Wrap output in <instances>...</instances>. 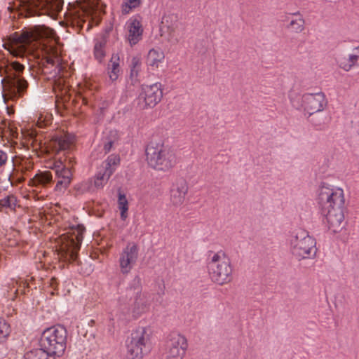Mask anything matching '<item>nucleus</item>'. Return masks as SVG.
Instances as JSON below:
<instances>
[{
	"label": "nucleus",
	"mask_w": 359,
	"mask_h": 359,
	"mask_svg": "<svg viewBox=\"0 0 359 359\" xmlns=\"http://www.w3.org/2000/svg\"><path fill=\"white\" fill-rule=\"evenodd\" d=\"M318 203L328 227L334 233L344 226V193L342 189L323 183L318 190Z\"/></svg>",
	"instance_id": "1"
},
{
	"label": "nucleus",
	"mask_w": 359,
	"mask_h": 359,
	"mask_svg": "<svg viewBox=\"0 0 359 359\" xmlns=\"http://www.w3.org/2000/svg\"><path fill=\"white\" fill-rule=\"evenodd\" d=\"M24 69V65L18 62H12L7 66L5 70L6 76L1 81L5 102L15 100L27 92L29 84L21 76Z\"/></svg>",
	"instance_id": "2"
},
{
	"label": "nucleus",
	"mask_w": 359,
	"mask_h": 359,
	"mask_svg": "<svg viewBox=\"0 0 359 359\" xmlns=\"http://www.w3.org/2000/svg\"><path fill=\"white\" fill-rule=\"evenodd\" d=\"M67 331L60 325L46 328L41 335L39 345L53 357H62L67 348Z\"/></svg>",
	"instance_id": "3"
},
{
	"label": "nucleus",
	"mask_w": 359,
	"mask_h": 359,
	"mask_svg": "<svg viewBox=\"0 0 359 359\" xmlns=\"http://www.w3.org/2000/svg\"><path fill=\"white\" fill-rule=\"evenodd\" d=\"M149 165L157 170L168 171L177 163V158L168 147L161 142L151 141L146 148Z\"/></svg>",
	"instance_id": "4"
},
{
	"label": "nucleus",
	"mask_w": 359,
	"mask_h": 359,
	"mask_svg": "<svg viewBox=\"0 0 359 359\" xmlns=\"http://www.w3.org/2000/svg\"><path fill=\"white\" fill-rule=\"evenodd\" d=\"M211 280L220 285L231 282L232 267L229 258L222 251L213 253L208 264Z\"/></svg>",
	"instance_id": "5"
},
{
	"label": "nucleus",
	"mask_w": 359,
	"mask_h": 359,
	"mask_svg": "<svg viewBox=\"0 0 359 359\" xmlns=\"http://www.w3.org/2000/svg\"><path fill=\"white\" fill-rule=\"evenodd\" d=\"M53 34V29L44 25H38L23 30L21 33H15L13 39L19 45V48L29 50L38 46L39 41L52 38Z\"/></svg>",
	"instance_id": "6"
},
{
	"label": "nucleus",
	"mask_w": 359,
	"mask_h": 359,
	"mask_svg": "<svg viewBox=\"0 0 359 359\" xmlns=\"http://www.w3.org/2000/svg\"><path fill=\"white\" fill-rule=\"evenodd\" d=\"M316 241L308 232L298 230L292 233L290 239V250L297 259H307L316 254Z\"/></svg>",
	"instance_id": "7"
},
{
	"label": "nucleus",
	"mask_w": 359,
	"mask_h": 359,
	"mask_svg": "<svg viewBox=\"0 0 359 359\" xmlns=\"http://www.w3.org/2000/svg\"><path fill=\"white\" fill-rule=\"evenodd\" d=\"M27 16L46 15L55 18L61 11L63 0H21Z\"/></svg>",
	"instance_id": "8"
},
{
	"label": "nucleus",
	"mask_w": 359,
	"mask_h": 359,
	"mask_svg": "<svg viewBox=\"0 0 359 359\" xmlns=\"http://www.w3.org/2000/svg\"><path fill=\"white\" fill-rule=\"evenodd\" d=\"M149 334L145 327H138L131 333L127 344V354L129 359L142 358L150 351Z\"/></svg>",
	"instance_id": "9"
},
{
	"label": "nucleus",
	"mask_w": 359,
	"mask_h": 359,
	"mask_svg": "<svg viewBox=\"0 0 359 359\" xmlns=\"http://www.w3.org/2000/svg\"><path fill=\"white\" fill-rule=\"evenodd\" d=\"M163 89L161 83L143 86L137 98L140 109L155 107L162 99Z\"/></svg>",
	"instance_id": "10"
},
{
	"label": "nucleus",
	"mask_w": 359,
	"mask_h": 359,
	"mask_svg": "<svg viewBox=\"0 0 359 359\" xmlns=\"http://www.w3.org/2000/svg\"><path fill=\"white\" fill-rule=\"evenodd\" d=\"M187 348V341L184 336L172 332L169 334L166 343L165 359H182Z\"/></svg>",
	"instance_id": "11"
},
{
	"label": "nucleus",
	"mask_w": 359,
	"mask_h": 359,
	"mask_svg": "<svg viewBox=\"0 0 359 359\" xmlns=\"http://www.w3.org/2000/svg\"><path fill=\"white\" fill-rule=\"evenodd\" d=\"M327 105V100L323 92L306 93L302 97V106L309 116L324 110Z\"/></svg>",
	"instance_id": "12"
},
{
	"label": "nucleus",
	"mask_w": 359,
	"mask_h": 359,
	"mask_svg": "<svg viewBox=\"0 0 359 359\" xmlns=\"http://www.w3.org/2000/svg\"><path fill=\"white\" fill-rule=\"evenodd\" d=\"M74 161L72 158L67 156L65 163L61 162L60 165H55V175L57 183L55 187V191H61L66 189L71 183L72 172L70 166H72Z\"/></svg>",
	"instance_id": "13"
},
{
	"label": "nucleus",
	"mask_w": 359,
	"mask_h": 359,
	"mask_svg": "<svg viewBox=\"0 0 359 359\" xmlns=\"http://www.w3.org/2000/svg\"><path fill=\"white\" fill-rule=\"evenodd\" d=\"M138 258V248L134 243H128L119 257V266L123 274L128 273Z\"/></svg>",
	"instance_id": "14"
},
{
	"label": "nucleus",
	"mask_w": 359,
	"mask_h": 359,
	"mask_svg": "<svg viewBox=\"0 0 359 359\" xmlns=\"http://www.w3.org/2000/svg\"><path fill=\"white\" fill-rule=\"evenodd\" d=\"M188 191V184L183 178H180L173 184L170 190V201L175 206L181 205Z\"/></svg>",
	"instance_id": "15"
},
{
	"label": "nucleus",
	"mask_w": 359,
	"mask_h": 359,
	"mask_svg": "<svg viewBox=\"0 0 359 359\" xmlns=\"http://www.w3.org/2000/svg\"><path fill=\"white\" fill-rule=\"evenodd\" d=\"M151 304V296L146 292L135 294L131 312L134 318H138L149 311Z\"/></svg>",
	"instance_id": "16"
},
{
	"label": "nucleus",
	"mask_w": 359,
	"mask_h": 359,
	"mask_svg": "<svg viewBox=\"0 0 359 359\" xmlns=\"http://www.w3.org/2000/svg\"><path fill=\"white\" fill-rule=\"evenodd\" d=\"M85 228L81 225H78L76 229L73 231L71 236L68 237L67 240V250L69 255L73 260L76 259V252L80 249V246L83 238V232Z\"/></svg>",
	"instance_id": "17"
},
{
	"label": "nucleus",
	"mask_w": 359,
	"mask_h": 359,
	"mask_svg": "<svg viewBox=\"0 0 359 359\" xmlns=\"http://www.w3.org/2000/svg\"><path fill=\"white\" fill-rule=\"evenodd\" d=\"M13 163L14 168L8 178L13 186L22 183L25 181L23 175L32 168V165L28 160L22 161L19 165H18V161L16 160Z\"/></svg>",
	"instance_id": "18"
},
{
	"label": "nucleus",
	"mask_w": 359,
	"mask_h": 359,
	"mask_svg": "<svg viewBox=\"0 0 359 359\" xmlns=\"http://www.w3.org/2000/svg\"><path fill=\"white\" fill-rule=\"evenodd\" d=\"M74 142V138L69 134L54 135L49 142L48 147L55 153L69 149Z\"/></svg>",
	"instance_id": "19"
},
{
	"label": "nucleus",
	"mask_w": 359,
	"mask_h": 359,
	"mask_svg": "<svg viewBox=\"0 0 359 359\" xmlns=\"http://www.w3.org/2000/svg\"><path fill=\"white\" fill-rule=\"evenodd\" d=\"M128 41L131 46L137 44L142 36L143 29L137 19H131L128 23Z\"/></svg>",
	"instance_id": "20"
},
{
	"label": "nucleus",
	"mask_w": 359,
	"mask_h": 359,
	"mask_svg": "<svg viewBox=\"0 0 359 359\" xmlns=\"http://www.w3.org/2000/svg\"><path fill=\"white\" fill-rule=\"evenodd\" d=\"M359 61V46L355 47L347 56H340L337 59L339 67L346 72L358 65Z\"/></svg>",
	"instance_id": "21"
},
{
	"label": "nucleus",
	"mask_w": 359,
	"mask_h": 359,
	"mask_svg": "<svg viewBox=\"0 0 359 359\" xmlns=\"http://www.w3.org/2000/svg\"><path fill=\"white\" fill-rule=\"evenodd\" d=\"M112 29L111 27L106 29V33L100 39H97L95 42L93 53L95 60L101 63L106 55L105 47L107 42V34Z\"/></svg>",
	"instance_id": "22"
},
{
	"label": "nucleus",
	"mask_w": 359,
	"mask_h": 359,
	"mask_svg": "<svg viewBox=\"0 0 359 359\" xmlns=\"http://www.w3.org/2000/svg\"><path fill=\"white\" fill-rule=\"evenodd\" d=\"M53 182L50 171L39 172L29 182V185L35 187H46Z\"/></svg>",
	"instance_id": "23"
},
{
	"label": "nucleus",
	"mask_w": 359,
	"mask_h": 359,
	"mask_svg": "<svg viewBox=\"0 0 359 359\" xmlns=\"http://www.w3.org/2000/svg\"><path fill=\"white\" fill-rule=\"evenodd\" d=\"M164 53L160 49H151L147 55L146 63L153 69H157L159 65L163 61Z\"/></svg>",
	"instance_id": "24"
},
{
	"label": "nucleus",
	"mask_w": 359,
	"mask_h": 359,
	"mask_svg": "<svg viewBox=\"0 0 359 359\" xmlns=\"http://www.w3.org/2000/svg\"><path fill=\"white\" fill-rule=\"evenodd\" d=\"M120 66L119 56L116 53H113L107 65V74L111 81H115L119 76Z\"/></svg>",
	"instance_id": "25"
},
{
	"label": "nucleus",
	"mask_w": 359,
	"mask_h": 359,
	"mask_svg": "<svg viewBox=\"0 0 359 359\" xmlns=\"http://www.w3.org/2000/svg\"><path fill=\"white\" fill-rule=\"evenodd\" d=\"M111 175V170H105L100 166L94 178V186L97 189H102Z\"/></svg>",
	"instance_id": "26"
},
{
	"label": "nucleus",
	"mask_w": 359,
	"mask_h": 359,
	"mask_svg": "<svg viewBox=\"0 0 359 359\" xmlns=\"http://www.w3.org/2000/svg\"><path fill=\"white\" fill-rule=\"evenodd\" d=\"M293 18L291 19L288 27L296 33H300L304 29L305 21L299 12L293 14Z\"/></svg>",
	"instance_id": "27"
},
{
	"label": "nucleus",
	"mask_w": 359,
	"mask_h": 359,
	"mask_svg": "<svg viewBox=\"0 0 359 359\" xmlns=\"http://www.w3.org/2000/svg\"><path fill=\"white\" fill-rule=\"evenodd\" d=\"M118 208L121 211V218L122 220H126L128 217V202L125 194L118 191Z\"/></svg>",
	"instance_id": "28"
},
{
	"label": "nucleus",
	"mask_w": 359,
	"mask_h": 359,
	"mask_svg": "<svg viewBox=\"0 0 359 359\" xmlns=\"http://www.w3.org/2000/svg\"><path fill=\"white\" fill-rule=\"evenodd\" d=\"M119 163V156L116 154H111L109 156L107 159L102 163L101 166L104 168L105 170H111V174H113Z\"/></svg>",
	"instance_id": "29"
},
{
	"label": "nucleus",
	"mask_w": 359,
	"mask_h": 359,
	"mask_svg": "<svg viewBox=\"0 0 359 359\" xmlns=\"http://www.w3.org/2000/svg\"><path fill=\"white\" fill-rule=\"evenodd\" d=\"M16 205V197L13 194L8 195L0 200V212H2L5 208H9L11 210H15Z\"/></svg>",
	"instance_id": "30"
},
{
	"label": "nucleus",
	"mask_w": 359,
	"mask_h": 359,
	"mask_svg": "<svg viewBox=\"0 0 359 359\" xmlns=\"http://www.w3.org/2000/svg\"><path fill=\"white\" fill-rule=\"evenodd\" d=\"M327 117L323 115L313 116L310 119V122L311 123L313 126L315 128L316 130H323L327 128Z\"/></svg>",
	"instance_id": "31"
},
{
	"label": "nucleus",
	"mask_w": 359,
	"mask_h": 359,
	"mask_svg": "<svg viewBox=\"0 0 359 359\" xmlns=\"http://www.w3.org/2000/svg\"><path fill=\"white\" fill-rule=\"evenodd\" d=\"M50 356L45 350H43L41 347L40 348H36L27 352L24 358L25 359H48Z\"/></svg>",
	"instance_id": "32"
},
{
	"label": "nucleus",
	"mask_w": 359,
	"mask_h": 359,
	"mask_svg": "<svg viewBox=\"0 0 359 359\" xmlns=\"http://www.w3.org/2000/svg\"><path fill=\"white\" fill-rule=\"evenodd\" d=\"M142 61L139 57H133L130 65V78L137 79L140 72L141 71Z\"/></svg>",
	"instance_id": "33"
},
{
	"label": "nucleus",
	"mask_w": 359,
	"mask_h": 359,
	"mask_svg": "<svg viewBox=\"0 0 359 359\" xmlns=\"http://www.w3.org/2000/svg\"><path fill=\"white\" fill-rule=\"evenodd\" d=\"M134 294L142 292V279L140 276H135L133 279L130 287L128 289V292H132Z\"/></svg>",
	"instance_id": "34"
},
{
	"label": "nucleus",
	"mask_w": 359,
	"mask_h": 359,
	"mask_svg": "<svg viewBox=\"0 0 359 359\" xmlns=\"http://www.w3.org/2000/svg\"><path fill=\"white\" fill-rule=\"evenodd\" d=\"M141 4V0H125L122 4V12L124 14L129 13L130 11L138 7Z\"/></svg>",
	"instance_id": "35"
},
{
	"label": "nucleus",
	"mask_w": 359,
	"mask_h": 359,
	"mask_svg": "<svg viewBox=\"0 0 359 359\" xmlns=\"http://www.w3.org/2000/svg\"><path fill=\"white\" fill-rule=\"evenodd\" d=\"M92 188V180H89L87 181H83L81 183L76 184L74 187L76 191L79 194H83L84 193L88 192L90 191Z\"/></svg>",
	"instance_id": "36"
},
{
	"label": "nucleus",
	"mask_w": 359,
	"mask_h": 359,
	"mask_svg": "<svg viewBox=\"0 0 359 359\" xmlns=\"http://www.w3.org/2000/svg\"><path fill=\"white\" fill-rule=\"evenodd\" d=\"M9 334V325L6 322L0 318V341L5 339Z\"/></svg>",
	"instance_id": "37"
},
{
	"label": "nucleus",
	"mask_w": 359,
	"mask_h": 359,
	"mask_svg": "<svg viewBox=\"0 0 359 359\" xmlns=\"http://www.w3.org/2000/svg\"><path fill=\"white\" fill-rule=\"evenodd\" d=\"M8 160V154L6 152L0 149V167L4 165Z\"/></svg>",
	"instance_id": "38"
},
{
	"label": "nucleus",
	"mask_w": 359,
	"mask_h": 359,
	"mask_svg": "<svg viewBox=\"0 0 359 359\" xmlns=\"http://www.w3.org/2000/svg\"><path fill=\"white\" fill-rule=\"evenodd\" d=\"M114 144V141L109 140L104 143L103 149L104 153L107 154L111 151V149Z\"/></svg>",
	"instance_id": "39"
},
{
	"label": "nucleus",
	"mask_w": 359,
	"mask_h": 359,
	"mask_svg": "<svg viewBox=\"0 0 359 359\" xmlns=\"http://www.w3.org/2000/svg\"><path fill=\"white\" fill-rule=\"evenodd\" d=\"M59 57L57 56H55V57H47L46 58V62L48 64H50L52 65H55L56 64H57L59 62Z\"/></svg>",
	"instance_id": "40"
},
{
	"label": "nucleus",
	"mask_w": 359,
	"mask_h": 359,
	"mask_svg": "<svg viewBox=\"0 0 359 359\" xmlns=\"http://www.w3.org/2000/svg\"><path fill=\"white\" fill-rule=\"evenodd\" d=\"M169 34H170V41H171L172 42L175 43H178L179 39L175 37L173 34L170 33Z\"/></svg>",
	"instance_id": "41"
},
{
	"label": "nucleus",
	"mask_w": 359,
	"mask_h": 359,
	"mask_svg": "<svg viewBox=\"0 0 359 359\" xmlns=\"http://www.w3.org/2000/svg\"><path fill=\"white\" fill-rule=\"evenodd\" d=\"M123 300H124L123 297H121L119 298V299H118V301H119L120 302H122V301H123Z\"/></svg>",
	"instance_id": "42"
},
{
	"label": "nucleus",
	"mask_w": 359,
	"mask_h": 359,
	"mask_svg": "<svg viewBox=\"0 0 359 359\" xmlns=\"http://www.w3.org/2000/svg\"><path fill=\"white\" fill-rule=\"evenodd\" d=\"M83 102L85 104H87V100H86L85 98H83Z\"/></svg>",
	"instance_id": "43"
}]
</instances>
